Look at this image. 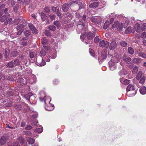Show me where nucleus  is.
Masks as SVG:
<instances>
[{
    "mask_svg": "<svg viewBox=\"0 0 146 146\" xmlns=\"http://www.w3.org/2000/svg\"><path fill=\"white\" fill-rule=\"evenodd\" d=\"M132 32V29L131 27H128L125 30V33L126 34H129Z\"/></svg>",
    "mask_w": 146,
    "mask_h": 146,
    "instance_id": "72a5a7b5",
    "label": "nucleus"
},
{
    "mask_svg": "<svg viewBox=\"0 0 146 146\" xmlns=\"http://www.w3.org/2000/svg\"><path fill=\"white\" fill-rule=\"evenodd\" d=\"M18 54V52L17 51H13L11 53V56L14 57L17 56Z\"/></svg>",
    "mask_w": 146,
    "mask_h": 146,
    "instance_id": "cd10ccee",
    "label": "nucleus"
},
{
    "mask_svg": "<svg viewBox=\"0 0 146 146\" xmlns=\"http://www.w3.org/2000/svg\"><path fill=\"white\" fill-rule=\"evenodd\" d=\"M128 52L131 54H133L134 51L133 49L131 47H129L128 48Z\"/></svg>",
    "mask_w": 146,
    "mask_h": 146,
    "instance_id": "c9c22d12",
    "label": "nucleus"
},
{
    "mask_svg": "<svg viewBox=\"0 0 146 146\" xmlns=\"http://www.w3.org/2000/svg\"><path fill=\"white\" fill-rule=\"evenodd\" d=\"M139 55L140 56L145 58H146V54L143 52H140L139 54Z\"/></svg>",
    "mask_w": 146,
    "mask_h": 146,
    "instance_id": "c03bdc74",
    "label": "nucleus"
},
{
    "mask_svg": "<svg viewBox=\"0 0 146 146\" xmlns=\"http://www.w3.org/2000/svg\"><path fill=\"white\" fill-rule=\"evenodd\" d=\"M75 16L76 17L78 18L79 19H80V17H81L80 16V14L77 13H76V16Z\"/></svg>",
    "mask_w": 146,
    "mask_h": 146,
    "instance_id": "338daca9",
    "label": "nucleus"
},
{
    "mask_svg": "<svg viewBox=\"0 0 146 146\" xmlns=\"http://www.w3.org/2000/svg\"><path fill=\"white\" fill-rule=\"evenodd\" d=\"M7 9L6 8L5 9L1 11L2 12H4L3 16L0 17V21L2 22H4L9 16V14L7 13Z\"/></svg>",
    "mask_w": 146,
    "mask_h": 146,
    "instance_id": "7ed1b4c3",
    "label": "nucleus"
},
{
    "mask_svg": "<svg viewBox=\"0 0 146 146\" xmlns=\"http://www.w3.org/2000/svg\"><path fill=\"white\" fill-rule=\"evenodd\" d=\"M56 57V55L55 54L54 56H50L49 57V58H47L48 59L46 58V61L49 62L50 61V57L52 59H54Z\"/></svg>",
    "mask_w": 146,
    "mask_h": 146,
    "instance_id": "f704fd0d",
    "label": "nucleus"
},
{
    "mask_svg": "<svg viewBox=\"0 0 146 146\" xmlns=\"http://www.w3.org/2000/svg\"><path fill=\"white\" fill-rule=\"evenodd\" d=\"M141 36L143 38H145L146 37V33L145 32L141 34Z\"/></svg>",
    "mask_w": 146,
    "mask_h": 146,
    "instance_id": "680f3d73",
    "label": "nucleus"
},
{
    "mask_svg": "<svg viewBox=\"0 0 146 146\" xmlns=\"http://www.w3.org/2000/svg\"><path fill=\"white\" fill-rule=\"evenodd\" d=\"M40 16L42 19L43 21H44L46 18V16L44 13L42 12L41 13Z\"/></svg>",
    "mask_w": 146,
    "mask_h": 146,
    "instance_id": "2f4dec72",
    "label": "nucleus"
},
{
    "mask_svg": "<svg viewBox=\"0 0 146 146\" xmlns=\"http://www.w3.org/2000/svg\"><path fill=\"white\" fill-rule=\"evenodd\" d=\"M12 21V19L9 18L6 20L5 22L4 23L5 25H6L10 23Z\"/></svg>",
    "mask_w": 146,
    "mask_h": 146,
    "instance_id": "09e8293b",
    "label": "nucleus"
},
{
    "mask_svg": "<svg viewBox=\"0 0 146 146\" xmlns=\"http://www.w3.org/2000/svg\"><path fill=\"white\" fill-rule=\"evenodd\" d=\"M146 29V23H144L143 24L142 26V29L143 30L144 29Z\"/></svg>",
    "mask_w": 146,
    "mask_h": 146,
    "instance_id": "69168bd1",
    "label": "nucleus"
},
{
    "mask_svg": "<svg viewBox=\"0 0 146 146\" xmlns=\"http://www.w3.org/2000/svg\"><path fill=\"white\" fill-rule=\"evenodd\" d=\"M138 67L135 66L133 69L132 71V73L133 74H136L138 72Z\"/></svg>",
    "mask_w": 146,
    "mask_h": 146,
    "instance_id": "c756f323",
    "label": "nucleus"
},
{
    "mask_svg": "<svg viewBox=\"0 0 146 146\" xmlns=\"http://www.w3.org/2000/svg\"><path fill=\"white\" fill-rule=\"evenodd\" d=\"M107 51H102L101 53V57H99L98 58V60L99 61L102 62L105 60L107 57Z\"/></svg>",
    "mask_w": 146,
    "mask_h": 146,
    "instance_id": "0eeeda50",
    "label": "nucleus"
},
{
    "mask_svg": "<svg viewBox=\"0 0 146 146\" xmlns=\"http://www.w3.org/2000/svg\"><path fill=\"white\" fill-rule=\"evenodd\" d=\"M6 141V138L5 136L1 137L0 140V143L1 145L5 144Z\"/></svg>",
    "mask_w": 146,
    "mask_h": 146,
    "instance_id": "aec40b11",
    "label": "nucleus"
},
{
    "mask_svg": "<svg viewBox=\"0 0 146 146\" xmlns=\"http://www.w3.org/2000/svg\"><path fill=\"white\" fill-rule=\"evenodd\" d=\"M109 66L110 70H114L116 68L115 64L111 61L109 62Z\"/></svg>",
    "mask_w": 146,
    "mask_h": 146,
    "instance_id": "9d476101",
    "label": "nucleus"
},
{
    "mask_svg": "<svg viewBox=\"0 0 146 146\" xmlns=\"http://www.w3.org/2000/svg\"><path fill=\"white\" fill-rule=\"evenodd\" d=\"M142 75V72L139 71L137 74L136 76V78L137 80H139L141 77Z\"/></svg>",
    "mask_w": 146,
    "mask_h": 146,
    "instance_id": "473e14b6",
    "label": "nucleus"
},
{
    "mask_svg": "<svg viewBox=\"0 0 146 146\" xmlns=\"http://www.w3.org/2000/svg\"><path fill=\"white\" fill-rule=\"evenodd\" d=\"M94 36V34L90 32H87L86 37L88 39H92Z\"/></svg>",
    "mask_w": 146,
    "mask_h": 146,
    "instance_id": "f8f14e48",
    "label": "nucleus"
},
{
    "mask_svg": "<svg viewBox=\"0 0 146 146\" xmlns=\"http://www.w3.org/2000/svg\"><path fill=\"white\" fill-rule=\"evenodd\" d=\"M40 100L41 101H44V103L46 104V102L48 101L47 102L49 103L48 106L46 105L45 106V109L47 111H51L53 110L54 108L53 105L50 104V102L51 101L50 98L48 97H46L45 96L43 98H40Z\"/></svg>",
    "mask_w": 146,
    "mask_h": 146,
    "instance_id": "f257e3e1",
    "label": "nucleus"
},
{
    "mask_svg": "<svg viewBox=\"0 0 146 146\" xmlns=\"http://www.w3.org/2000/svg\"><path fill=\"white\" fill-rule=\"evenodd\" d=\"M27 141L30 144H33L35 141L34 139L30 137H27Z\"/></svg>",
    "mask_w": 146,
    "mask_h": 146,
    "instance_id": "b1692460",
    "label": "nucleus"
},
{
    "mask_svg": "<svg viewBox=\"0 0 146 146\" xmlns=\"http://www.w3.org/2000/svg\"><path fill=\"white\" fill-rule=\"evenodd\" d=\"M6 66L8 68H12L14 66V62L13 61L8 62L6 65Z\"/></svg>",
    "mask_w": 146,
    "mask_h": 146,
    "instance_id": "5701e85b",
    "label": "nucleus"
},
{
    "mask_svg": "<svg viewBox=\"0 0 146 146\" xmlns=\"http://www.w3.org/2000/svg\"><path fill=\"white\" fill-rule=\"evenodd\" d=\"M44 33L46 36H50V33L49 31L45 30L44 32Z\"/></svg>",
    "mask_w": 146,
    "mask_h": 146,
    "instance_id": "3c124183",
    "label": "nucleus"
},
{
    "mask_svg": "<svg viewBox=\"0 0 146 146\" xmlns=\"http://www.w3.org/2000/svg\"><path fill=\"white\" fill-rule=\"evenodd\" d=\"M130 83V81L129 80L125 79L123 81V84L125 85H127Z\"/></svg>",
    "mask_w": 146,
    "mask_h": 146,
    "instance_id": "6e6d98bb",
    "label": "nucleus"
},
{
    "mask_svg": "<svg viewBox=\"0 0 146 146\" xmlns=\"http://www.w3.org/2000/svg\"><path fill=\"white\" fill-rule=\"evenodd\" d=\"M54 24L56 26L58 27H59L60 26V22L58 21H55L54 23Z\"/></svg>",
    "mask_w": 146,
    "mask_h": 146,
    "instance_id": "79ce46f5",
    "label": "nucleus"
},
{
    "mask_svg": "<svg viewBox=\"0 0 146 146\" xmlns=\"http://www.w3.org/2000/svg\"><path fill=\"white\" fill-rule=\"evenodd\" d=\"M50 30L52 31H54L56 30L55 27L54 26H50L48 28Z\"/></svg>",
    "mask_w": 146,
    "mask_h": 146,
    "instance_id": "8fccbe9b",
    "label": "nucleus"
},
{
    "mask_svg": "<svg viewBox=\"0 0 146 146\" xmlns=\"http://www.w3.org/2000/svg\"><path fill=\"white\" fill-rule=\"evenodd\" d=\"M69 5L68 3L64 4L62 7V9L64 11H67L69 8Z\"/></svg>",
    "mask_w": 146,
    "mask_h": 146,
    "instance_id": "4468645a",
    "label": "nucleus"
},
{
    "mask_svg": "<svg viewBox=\"0 0 146 146\" xmlns=\"http://www.w3.org/2000/svg\"><path fill=\"white\" fill-rule=\"evenodd\" d=\"M43 128L41 127H40L38 128L37 129H36L35 130H34V131L38 133H40L42 132L43 131Z\"/></svg>",
    "mask_w": 146,
    "mask_h": 146,
    "instance_id": "7c9ffc66",
    "label": "nucleus"
},
{
    "mask_svg": "<svg viewBox=\"0 0 146 146\" xmlns=\"http://www.w3.org/2000/svg\"><path fill=\"white\" fill-rule=\"evenodd\" d=\"M99 41V38L97 37H96L94 38V42H98Z\"/></svg>",
    "mask_w": 146,
    "mask_h": 146,
    "instance_id": "0e129e2a",
    "label": "nucleus"
},
{
    "mask_svg": "<svg viewBox=\"0 0 146 146\" xmlns=\"http://www.w3.org/2000/svg\"><path fill=\"white\" fill-rule=\"evenodd\" d=\"M99 3L97 2H95L91 4L89 6L91 8H95L97 7L99 5Z\"/></svg>",
    "mask_w": 146,
    "mask_h": 146,
    "instance_id": "f3484780",
    "label": "nucleus"
},
{
    "mask_svg": "<svg viewBox=\"0 0 146 146\" xmlns=\"http://www.w3.org/2000/svg\"><path fill=\"white\" fill-rule=\"evenodd\" d=\"M49 17H50L51 19L52 20L55 19L56 17L55 15H49Z\"/></svg>",
    "mask_w": 146,
    "mask_h": 146,
    "instance_id": "bf43d9fd",
    "label": "nucleus"
},
{
    "mask_svg": "<svg viewBox=\"0 0 146 146\" xmlns=\"http://www.w3.org/2000/svg\"><path fill=\"white\" fill-rule=\"evenodd\" d=\"M36 76L33 75H32V78H28L27 80L26 83H29L31 84L35 83L36 81Z\"/></svg>",
    "mask_w": 146,
    "mask_h": 146,
    "instance_id": "423d86ee",
    "label": "nucleus"
},
{
    "mask_svg": "<svg viewBox=\"0 0 146 146\" xmlns=\"http://www.w3.org/2000/svg\"><path fill=\"white\" fill-rule=\"evenodd\" d=\"M127 94L129 97H132L134 96L137 93L136 90H127Z\"/></svg>",
    "mask_w": 146,
    "mask_h": 146,
    "instance_id": "9b49d317",
    "label": "nucleus"
},
{
    "mask_svg": "<svg viewBox=\"0 0 146 146\" xmlns=\"http://www.w3.org/2000/svg\"><path fill=\"white\" fill-rule=\"evenodd\" d=\"M32 128V127L31 125H28L25 128L26 129L30 130Z\"/></svg>",
    "mask_w": 146,
    "mask_h": 146,
    "instance_id": "e2e57ef3",
    "label": "nucleus"
},
{
    "mask_svg": "<svg viewBox=\"0 0 146 146\" xmlns=\"http://www.w3.org/2000/svg\"><path fill=\"white\" fill-rule=\"evenodd\" d=\"M19 8V6L18 5H16L13 8V10L15 13H17L18 9Z\"/></svg>",
    "mask_w": 146,
    "mask_h": 146,
    "instance_id": "ea45409f",
    "label": "nucleus"
},
{
    "mask_svg": "<svg viewBox=\"0 0 146 146\" xmlns=\"http://www.w3.org/2000/svg\"><path fill=\"white\" fill-rule=\"evenodd\" d=\"M46 51L44 49H42L40 50V53L41 55L42 56H44L46 55Z\"/></svg>",
    "mask_w": 146,
    "mask_h": 146,
    "instance_id": "a19ab883",
    "label": "nucleus"
},
{
    "mask_svg": "<svg viewBox=\"0 0 146 146\" xmlns=\"http://www.w3.org/2000/svg\"><path fill=\"white\" fill-rule=\"evenodd\" d=\"M126 90L134 91L136 90L135 89L134 86L132 84H130L127 86Z\"/></svg>",
    "mask_w": 146,
    "mask_h": 146,
    "instance_id": "2eb2a0df",
    "label": "nucleus"
},
{
    "mask_svg": "<svg viewBox=\"0 0 146 146\" xmlns=\"http://www.w3.org/2000/svg\"><path fill=\"white\" fill-rule=\"evenodd\" d=\"M100 20L99 19V21L98 20L97 18H95V17H92L91 18V20L92 22H94L95 23H98L100 22Z\"/></svg>",
    "mask_w": 146,
    "mask_h": 146,
    "instance_id": "393cba45",
    "label": "nucleus"
},
{
    "mask_svg": "<svg viewBox=\"0 0 146 146\" xmlns=\"http://www.w3.org/2000/svg\"><path fill=\"white\" fill-rule=\"evenodd\" d=\"M121 57H112L111 58V61L114 64L118 62V61L120 60Z\"/></svg>",
    "mask_w": 146,
    "mask_h": 146,
    "instance_id": "dca6fc26",
    "label": "nucleus"
},
{
    "mask_svg": "<svg viewBox=\"0 0 146 146\" xmlns=\"http://www.w3.org/2000/svg\"><path fill=\"white\" fill-rule=\"evenodd\" d=\"M13 146H19V144L18 142H15L13 144Z\"/></svg>",
    "mask_w": 146,
    "mask_h": 146,
    "instance_id": "774afa93",
    "label": "nucleus"
},
{
    "mask_svg": "<svg viewBox=\"0 0 146 146\" xmlns=\"http://www.w3.org/2000/svg\"><path fill=\"white\" fill-rule=\"evenodd\" d=\"M117 43L115 40H113L111 43L110 45V50H113L116 47Z\"/></svg>",
    "mask_w": 146,
    "mask_h": 146,
    "instance_id": "ddd939ff",
    "label": "nucleus"
},
{
    "mask_svg": "<svg viewBox=\"0 0 146 146\" xmlns=\"http://www.w3.org/2000/svg\"><path fill=\"white\" fill-rule=\"evenodd\" d=\"M13 62L14 66H18L20 64V61L18 59L15 60Z\"/></svg>",
    "mask_w": 146,
    "mask_h": 146,
    "instance_id": "e433bc0d",
    "label": "nucleus"
},
{
    "mask_svg": "<svg viewBox=\"0 0 146 146\" xmlns=\"http://www.w3.org/2000/svg\"><path fill=\"white\" fill-rule=\"evenodd\" d=\"M145 77L144 76H143V77H142L141 78L140 80V81H139V83L142 84H143L145 82Z\"/></svg>",
    "mask_w": 146,
    "mask_h": 146,
    "instance_id": "a18cd8bd",
    "label": "nucleus"
},
{
    "mask_svg": "<svg viewBox=\"0 0 146 146\" xmlns=\"http://www.w3.org/2000/svg\"><path fill=\"white\" fill-rule=\"evenodd\" d=\"M34 54L33 52H31L30 53V57L31 58H32L34 57Z\"/></svg>",
    "mask_w": 146,
    "mask_h": 146,
    "instance_id": "052dcab7",
    "label": "nucleus"
},
{
    "mask_svg": "<svg viewBox=\"0 0 146 146\" xmlns=\"http://www.w3.org/2000/svg\"><path fill=\"white\" fill-rule=\"evenodd\" d=\"M109 22L108 21H106L105 23L104 27L103 29H106L108 28L109 27Z\"/></svg>",
    "mask_w": 146,
    "mask_h": 146,
    "instance_id": "a878e982",
    "label": "nucleus"
},
{
    "mask_svg": "<svg viewBox=\"0 0 146 146\" xmlns=\"http://www.w3.org/2000/svg\"><path fill=\"white\" fill-rule=\"evenodd\" d=\"M44 12L47 13L50 12V9L49 7H46L44 8Z\"/></svg>",
    "mask_w": 146,
    "mask_h": 146,
    "instance_id": "603ef678",
    "label": "nucleus"
},
{
    "mask_svg": "<svg viewBox=\"0 0 146 146\" xmlns=\"http://www.w3.org/2000/svg\"><path fill=\"white\" fill-rule=\"evenodd\" d=\"M120 44L121 46L123 47L126 46L127 44V43L124 41H121V42Z\"/></svg>",
    "mask_w": 146,
    "mask_h": 146,
    "instance_id": "58836bf2",
    "label": "nucleus"
},
{
    "mask_svg": "<svg viewBox=\"0 0 146 146\" xmlns=\"http://www.w3.org/2000/svg\"><path fill=\"white\" fill-rule=\"evenodd\" d=\"M15 108L17 110H19L21 109L22 108V106L21 105L18 104L16 105L15 106Z\"/></svg>",
    "mask_w": 146,
    "mask_h": 146,
    "instance_id": "864d4df0",
    "label": "nucleus"
},
{
    "mask_svg": "<svg viewBox=\"0 0 146 146\" xmlns=\"http://www.w3.org/2000/svg\"><path fill=\"white\" fill-rule=\"evenodd\" d=\"M19 142L21 143H23L25 142V140L22 137H20L18 138Z\"/></svg>",
    "mask_w": 146,
    "mask_h": 146,
    "instance_id": "49530a36",
    "label": "nucleus"
},
{
    "mask_svg": "<svg viewBox=\"0 0 146 146\" xmlns=\"http://www.w3.org/2000/svg\"><path fill=\"white\" fill-rule=\"evenodd\" d=\"M87 36V32H85L82 34L80 36V38L83 40Z\"/></svg>",
    "mask_w": 146,
    "mask_h": 146,
    "instance_id": "4c0bfd02",
    "label": "nucleus"
},
{
    "mask_svg": "<svg viewBox=\"0 0 146 146\" xmlns=\"http://www.w3.org/2000/svg\"><path fill=\"white\" fill-rule=\"evenodd\" d=\"M73 4H76L78 5L79 6V9H82L84 8V5L83 4H82V3L80 1H75L74 2H72L70 4V6H73Z\"/></svg>",
    "mask_w": 146,
    "mask_h": 146,
    "instance_id": "6e6552de",
    "label": "nucleus"
},
{
    "mask_svg": "<svg viewBox=\"0 0 146 146\" xmlns=\"http://www.w3.org/2000/svg\"><path fill=\"white\" fill-rule=\"evenodd\" d=\"M36 63L37 65L39 66H43L46 64V62L43 60L42 58L41 57L36 59Z\"/></svg>",
    "mask_w": 146,
    "mask_h": 146,
    "instance_id": "20e7f679",
    "label": "nucleus"
},
{
    "mask_svg": "<svg viewBox=\"0 0 146 146\" xmlns=\"http://www.w3.org/2000/svg\"><path fill=\"white\" fill-rule=\"evenodd\" d=\"M58 9H57L56 7H52V10L54 12H56L58 10Z\"/></svg>",
    "mask_w": 146,
    "mask_h": 146,
    "instance_id": "4d7b16f0",
    "label": "nucleus"
},
{
    "mask_svg": "<svg viewBox=\"0 0 146 146\" xmlns=\"http://www.w3.org/2000/svg\"><path fill=\"white\" fill-rule=\"evenodd\" d=\"M139 91L140 93L142 94H145L146 93V88L144 86L140 88Z\"/></svg>",
    "mask_w": 146,
    "mask_h": 146,
    "instance_id": "6ab92c4d",
    "label": "nucleus"
},
{
    "mask_svg": "<svg viewBox=\"0 0 146 146\" xmlns=\"http://www.w3.org/2000/svg\"><path fill=\"white\" fill-rule=\"evenodd\" d=\"M99 44L100 47L107 48L109 46V44L108 41L105 42L104 40H102L100 41Z\"/></svg>",
    "mask_w": 146,
    "mask_h": 146,
    "instance_id": "1a4fd4ad",
    "label": "nucleus"
},
{
    "mask_svg": "<svg viewBox=\"0 0 146 146\" xmlns=\"http://www.w3.org/2000/svg\"><path fill=\"white\" fill-rule=\"evenodd\" d=\"M32 31L33 33H35V34H36L38 33V30L36 29H35V28Z\"/></svg>",
    "mask_w": 146,
    "mask_h": 146,
    "instance_id": "13d9d810",
    "label": "nucleus"
},
{
    "mask_svg": "<svg viewBox=\"0 0 146 146\" xmlns=\"http://www.w3.org/2000/svg\"><path fill=\"white\" fill-rule=\"evenodd\" d=\"M118 22L116 21L114 23L113 25L112 26L113 27L115 28L117 27H118L119 26V28L121 29L122 28L123 26V24L122 23L119 24V25H118Z\"/></svg>",
    "mask_w": 146,
    "mask_h": 146,
    "instance_id": "4be33fe9",
    "label": "nucleus"
},
{
    "mask_svg": "<svg viewBox=\"0 0 146 146\" xmlns=\"http://www.w3.org/2000/svg\"><path fill=\"white\" fill-rule=\"evenodd\" d=\"M24 79L22 78L19 77L17 79V81L18 82H20L24 84V83L23 81Z\"/></svg>",
    "mask_w": 146,
    "mask_h": 146,
    "instance_id": "37998d69",
    "label": "nucleus"
},
{
    "mask_svg": "<svg viewBox=\"0 0 146 146\" xmlns=\"http://www.w3.org/2000/svg\"><path fill=\"white\" fill-rule=\"evenodd\" d=\"M42 43L43 44H48V40L46 38H43L42 39Z\"/></svg>",
    "mask_w": 146,
    "mask_h": 146,
    "instance_id": "bb28decb",
    "label": "nucleus"
},
{
    "mask_svg": "<svg viewBox=\"0 0 146 146\" xmlns=\"http://www.w3.org/2000/svg\"><path fill=\"white\" fill-rule=\"evenodd\" d=\"M31 97L34 98V96L31 93H29L28 94H25V98L28 100H29Z\"/></svg>",
    "mask_w": 146,
    "mask_h": 146,
    "instance_id": "a211bd4d",
    "label": "nucleus"
},
{
    "mask_svg": "<svg viewBox=\"0 0 146 146\" xmlns=\"http://www.w3.org/2000/svg\"><path fill=\"white\" fill-rule=\"evenodd\" d=\"M133 63L137 64H139L141 62V60L137 58H134L133 59Z\"/></svg>",
    "mask_w": 146,
    "mask_h": 146,
    "instance_id": "c85d7f7f",
    "label": "nucleus"
},
{
    "mask_svg": "<svg viewBox=\"0 0 146 146\" xmlns=\"http://www.w3.org/2000/svg\"><path fill=\"white\" fill-rule=\"evenodd\" d=\"M87 22L86 17L85 15H84L82 16H81L80 18L79 21V24L81 25L83 27L84 26V23H86Z\"/></svg>",
    "mask_w": 146,
    "mask_h": 146,
    "instance_id": "39448f33",
    "label": "nucleus"
},
{
    "mask_svg": "<svg viewBox=\"0 0 146 146\" xmlns=\"http://www.w3.org/2000/svg\"><path fill=\"white\" fill-rule=\"evenodd\" d=\"M21 24L19 25L17 27V31H18L17 33V35H20L23 32V29L25 27L27 24V22L25 21L22 23V22H21Z\"/></svg>",
    "mask_w": 146,
    "mask_h": 146,
    "instance_id": "f03ea898",
    "label": "nucleus"
},
{
    "mask_svg": "<svg viewBox=\"0 0 146 146\" xmlns=\"http://www.w3.org/2000/svg\"><path fill=\"white\" fill-rule=\"evenodd\" d=\"M24 34L26 37H28L31 34V33L29 31H26L24 32Z\"/></svg>",
    "mask_w": 146,
    "mask_h": 146,
    "instance_id": "de8ad7c7",
    "label": "nucleus"
},
{
    "mask_svg": "<svg viewBox=\"0 0 146 146\" xmlns=\"http://www.w3.org/2000/svg\"><path fill=\"white\" fill-rule=\"evenodd\" d=\"M123 59L124 61L126 62H129L131 60V58L126 55L123 56Z\"/></svg>",
    "mask_w": 146,
    "mask_h": 146,
    "instance_id": "412c9836",
    "label": "nucleus"
},
{
    "mask_svg": "<svg viewBox=\"0 0 146 146\" xmlns=\"http://www.w3.org/2000/svg\"><path fill=\"white\" fill-rule=\"evenodd\" d=\"M28 26L30 29L32 31L35 28L34 26L32 24H29Z\"/></svg>",
    "mask_w": 146,
    "mask_h": 146,
    "instance_id": "5fc2aeb1",
    "label": "nucleus"
}]
</instances>
